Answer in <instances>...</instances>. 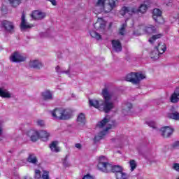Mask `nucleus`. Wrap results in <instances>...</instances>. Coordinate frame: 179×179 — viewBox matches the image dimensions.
<instances>
[{
    "label": "nucleus",
    "instance_id": "nucleus-1",
    "mask_svg": "<svg viewBox=\"0 0 179 179\" xmlns=\"http://www.w3.org/2000/svg\"><path fill=\"white\" fill-rule=\"evenodd\" d=\"M115 7V1L114 0H98L95 3L93 12L95 15H99L104 10L105 13H109Z\"/></svg>",
    "mask_w": 179,
    "mask_h": 179
},
{
    "label": "nucleus",
    "instance_id": "nucleus-2",
    "mask_svg": "<svg viewBox=\"0 0 179 179\" xmlns=\"http://www.w3.org/2000/svg\"><path fill=\"white\" fill-rule=\"evenodd\" d=\"M106 157L104 156H101L99 157V161L97 165L99 170L103 171V173H120L122 170V167L118 165L113 166L108 162H104Z\"/></svg>",
    "mask_w": 179,
    "mask_h": 179
},
{
    "label": "nucleus",
    "instance_id": "nucleus-3",
    "mask_svg": "<svg viewBox=\"0 0 179 179\" xmlns=\"http://www.w3.org/2000/svg\"><path fill=\"white\" fill-rule=\"evenodd\" d=\"M101 94L104 99L103 110L104 113L107 114L109 111H111V110L114 108V103L110 101L113 96L111 95V94H110V92H108V89L107 88H104L102 90Z\"/></svg>",
    "mask_w": 179,
    "mask_h": 179
},
{
    "label": "nucleus",
    "instance_id": "nucleus-4",
    "mask_svg": "<svg viewBox=\"0 0 179 179\" xmlns=\"http://www.w3.org/2000/svg\"><path fill=\"white\" fill-rule=\"evenodd\" d=\"M148 5L141 4L138 8H129V7H122V15H124L127 13L129 15H135L138 13H146V10H148Z\"/></svg>",
    "mask_w": 179,
    "mask_h": 179
},
{
    "label": "nucleus",
    "instance_id": "nucleus-5",
    "mask_svg": "<svg viewBox=\"0 0 179 179\" xmlns=\"http://www.w3.org/2000/svg\"><path fill=\"white\" fill-rule=\"evenodd\" d=\"M166 50L167 46L163 43H159L158 45L155 48L154 50L151 52L150 57L152 59H159V55L164 54Z\"/></svg>",
    "mask_w": 179,
    "mask_h": 179
},
{
    "label": "nucleus",
    "instance_id": "nucleus-6",
    "mask_svg": "<svg viewBox=\"0 0 179 179\" xmlns=\"http://www.w3.org/2000/svg\"><path fill=\"white\" fill-rule=\"evenodd\" d=\"M146 78L145 75L139 73H130L126 76L125 80L127 82H131L134 85H138L141 80Z\"/></svg>",
    "mask_w": 179,
    "mask_h": 179
},
{
    "label": "nucleus",
    "instance_id": "nucleus-7",
    "mask_svg": "<svg viewBox=\"0 0 179 179\" xmlns=\"http://www.w3.org/2000/svg\"><path fill=\"white\" fill-rule=\"evenodd\" d=\"M27 136L31 142H37L40 139V131L36 129H30L27 132Z\"/></svg>",
    "mask_w": 179,
    "mask_h": 179
},
{
    "label": "nucleus",
    "instance_id": "nucleus-8",
    "mask_svg": "<svg viewBox=\"0 0 179 179\" xmlns=\"http://www.w3.org/2000/svg\"><path fill=\"white\" fill-rule=\"evenodd\" d=\"M1 26L8 33H10V34L15 32V25H13V22H12L3 20L1 22Z\"/></svg>",
    "mask_w": 179,
    "mask_h": 179
},
{
    "label": "nucleus",
    "instance_id": "nucleus-9",
    "mask_svg": "<svg viewBox=\"0 0 179 179\" xmlns=\"http://www.w3.org/2000/svg\"><path fill=\"white\" fill-rule=\"evenodd\" d=\"M12 62H24L26 57H23L19 52H14L10 57Z\"/></svg>",
    "mask_w": 179,
    "mask_h": 179
},
{
    "label": "nucleus",
    "instance_id": "nucleus-10",
    "mask_svg": "<svg viewBox=\"0 0 179 179\" xmlns=\"http://www.w3.org/2000/svg\"><path fill=\"white\" fill-rule=\"evenodd\" d=\"M152 18L156 23H163V17H162V10L159 8H155L152 11Z\"/></svg>",
    "mask_w": 179,
    "mask_h": 179
},
{
    "label": "nucleus",
    "instance_id": "nucleus-11",
    "mask_svg": "<svg viewBox=\"0 0 179 179\" xmlns=\"http://www.w3.org/2000/svg\"><path fill=\"white\" fill-rule=\"evenodd\" d=\"M143 30L145 34H156L157 33V27L153 24H148L143 28Z\"/></svg>",
    "mask_w": 179,
    "mask_h": 179
},
{
    "label": "nucleus",
    "instance_id": "nucleus-12",
    "mask_svg": "<svg viewBox=\"0 0 179 179\" xmlns=\"http://www.w3.org/2000/svg\"><path fill=\"white\" fill-rule=\"evenodd\" d=\"M161 132L163 138H170V136L173 135L174 129H171L170 127L166 126L161 129Z\"/></svg>",
    "mask_w": 179,
    "mask_h": 179
},
{
    "label": "nucleus",
    "instance_id": "nucleus-13",
    "mask_svg": "<svg viewBox=\"0 0 179 179\" xmlns=\"http://www.w3.org/2000/svg\"><path fill=\"white\" fill-rule=\"evenodd\" d=\"M45 16H46L45 13H43L39 10H34L31 14V17L34 20H41V19H44V17H45Z\"/></svg>",
    "mask_w": 179,
    "mask_h": 179
},
{
    "label": "nucleus",
    "instance_id": "nucleus-14",
    "mask_svg": "<svg viewBox=\"0 0 179 179\" xmlns=\"http://www.w3.org/2000/svg\"><path fill=\"white\" fill-rule=\"evenodd\" d=\"M102 18H98L97 21L95 24H94V27L96 30H99V31H103L104 29H106V24L103 21Z\"/></svg>",
    "mask_w": 179,
    "mask_h": 179
},
{
    "label": "nucleus",
    "instance_id": "nucleus-15",
    "mask_svg": "<svg viewBox=\"0 0 179 179\" xmlns=\"http://www.w3.org/2000/svg\"><path fill=\"white\" fill-rule=\"evenodd\" d=\"M112 47L116 52H121L122 51V45L120 40H112Z\"/></svg>",
    "mask_w": 179,
    "mask_h": 179
},
{
    "label": "nucleus",
    "instance_id": "nucleus-16",
    "mask_svg": "<svg viewBox=\"0 0 179 179\" xmlns=\"http://www.w3.org/2000/svg\"><path fill=\"white\" fill-rule=\"evenodd\" d=\"M111 128H113V124H108V127H106L104 131L99 133L100 136H95L94 138V141L95 142V143L96 142H99V141H101V139H103V136L106 135V132L109 131V129H111Z\"/></svg>",
    "mask_w": 179,
    "mask_h": 179
},
{
    "label": "nucleus",
    "instance_id": "nucleus-17",
    "mask_svg": "<svg viewBox=\"0 0 179 179\" xmlns=\"http://www.w3.org/2000/svg\"><path fill=\"white\" fill-rule=\"evenodd\" d=\"M73 111L69 108H62V120H71Z\"/></svg>",
    "mask_w": 179,
    "mask_h": 179
},
{
    "label": "nucleus",
    "instance_id": "nucleus-18",
    "mask_svg": "<svg viewBox=\"0 0 179 179\" xmlns=\"http://www.w3.org/2000/svg\"><path fill=\"white\" fill-rule=\"evenodd\" d=\"M73 111L69 108H62V120H71Z\"/></svg>",
    "mask_w": 179,
    "mask_h": 179
},
{
    "label": "nucleus",
    "instance_id": "nucleus-19",
    "mask_svg": "<svg viewBox=\"0 0 179 179\" xmlns=\"http://www.w3.org/2000/svg\"><path fill=\"white\" fill-rule=\"evenodd\" d=\"M52 115L54 118H57V120H62V118H64L62 116V108H55L53 111H52Z\"/></svg>",
    "mask_w": 179,
    "mask_h": 179
},
{
    "label": "nucleus",
    "instance_id": "nucleus-20",
    "mask_svg": "<svg viewBox=\"0 0 179 179\" xmlns=\"http://www.w3.org/2000/svg\"><path fill=\"white\" fill-rule=\"evenodd\" d=\"M21 19V29L26 30V29H31V27H33V25L26 23V15H24V13H22Z\"/></svg>",
    "mask_w": 179,
    "mask_h": 179
},
{
    "label": "nucleus",
    "instance_id": "nucleus-21",
    "mask_svg": "<svg viewBox=\"0 0 179 179\" xmlns=\"http://www.w3.org/2000/svg\"><path fill=\"white\" fill-rule=\"evenodd\" d=\"M30 68H34V69H41L43 68V64L38 60H33L29 62Z\"/></svg>",
    "mask_w": 179,
    "mask_h": 179
},
{
    "label": "nucleus",
    "instance_id": "nucleus-22",
    "mask_svg": "<svg viewBox=\"0 0 179 179\" xmlns=\"http://www.w3.org/2000/svg\"><path fill=\"white\" fill-rule=\"evenodd\" d=\"M41 96L43 100H52V93L50 90H45V92H42Z\"/></svg>",
    "mask_w": 179,
    "mask_h": 179
},
{
    "label": "nucleus",
    "instance_id": "nucleus-23",
    "mask_svg": "<svg viewBox=\"0 0 179 179\" xmlns=\"http://www.w3.org/2000/svg\"><path fill=\"white\" fill-rule=\"evenodd\" d=\"M40 133V139H42L43 142H47L48 138H50V133L47 132L45 130H41Z\"/></svg>",
    "mask_w": 179,
    "mask_h": 179
},
{
    "label": "nucleus",
    "instance_id": "nucleus-24",
    "mask_svg": "<svg viewBox=\"0 0 179 179\" xmlns=\"http://www.w3.org/2000/svg\"><path fill=\"white\" fill-rule=\"evenodd\" d=\"M77 122L80 125H85L86 124V116L84 113H80L77 117Z\"/></svg>",
    "mask_w": 179,
    "mask_h": 179
},
{
    "label": "nucleus",
    "instance_id": "nucleus-25",
    "mask_svg": "<svg viewBox=\"0 0 179 179\" xmlns=\"http://www.w3.org/2000/svg\"><path fill=\"white\" fill-rule=\"evenodd\" d=\"M89 101L90 106H91V107H94L95 108H100V107H101L100 101L101 103H103V101H97L96 99H90Z\"/></svg>",
    "mask_w": 179,
    "mask_h": 179
},
{
    "label": "nucleus",
    "instance_id": "nucleus-26",
    "mask_svg": "<svg viewBox=\"0 0 179 179\" xmlns=\"http://www.w3.org/2000/svg\"><path fill=\"white\" fill-rule=\"evenodd\" d=\"M58 145V141H52L49 148L51 149L52 152H56V153H58L59 152V147L57 146Z\"/></svg>",
    "mask_w": 179,
    "mask_h": 179
},
{
    "label": "nucleus",
    "instance_id": "nucleus-27",
    "mask_svg": "<svg viewBox=\"0 0 179 179\" xmlns=\"http://www.w3.org/2000/svg\"><path fill=\"white\" fill-rule=\"evenodd\" d=\"M0 97H3V99H10V93L6 90H3L2 88H0Z\"/></svg>",
    "mask_w": 179,
    "mask_h": 179
},
{
    "label": "nucleus",
    "instance_id": "nucleus-28",
    "mask_svg": "<svg viewBox=\"0 0 179 179\" xmlns=\"http://www.w3.org/2000/svg\"><path fill=\"white\" fill-rule=\"evenodd\" d=\"M178 97H179L178 94L177 92H174V93H173L170 97L171 103H173L175 104H176V103H178V101H179Z\"/></svg>",
    "mask_w": 179,
    "mask_h": 179
},
{
    "label": "nucleus",
    "instance_id": "nucleus-29",
    "mask_svg": "<svg viewBox=\"0 0 179 179\" xmlns=\"http://www.w3.org/2000/svg\"><path fill=\"white\" fill-rule=\"evenodd\" d=\"M27 162L32 164H36L37 163V157H36L34 154H30L27 159Z\"/></svg>",
    "mask_w": 179,
    "mask_h": 179
},
{
    "label": "nucleus",
    "instance_id": "nucleus-30",
    "mask_svg": "<svg viewBox=\"0 0 179 179\" xmlns=\"http://www.w3.org/2000/svg\"><path fill=\"white\" fill-rule=\"evenodd\" d=\"M168 118H170L171 120H175V121H179V113L175 111L173 113H169Z\"/></svg>",
    "mask_w": 179,
    "mask_h": 179
},
{
    "label": "nucleus",
    "instance_id": "nucleus-31",
    "mask_svg": "<svg viewBox=\"0 0 179 179\" xmlns=\"http://www.w3.org/2000/svg\"><path fill=\"white\" fill-rule=\"evenodd\" d=\"M163 34H158L156 35H153L151 38H149L148 41L150 44H153L156 40H159V38H162Z\"/></svg>",
    "mask_w": 179,
    "mask_h": 179
},
{
    "label": "nucleus",
    "instance_id": "nucleus-32",
    "mask_svg": "<svg viewBox=\"0 0 179 179\" xmlns=\"http://www.w3.org/2000/svg\"><path fill=\"white\" fill-rule=\"evenodd\" d=\"M109 121L110 120H108L107 117H104L103 120H102L96 124V127H98V128H103L106 124H107V122H109Z\"/></svg>",
    "mask_w": 179,
    "mask_h": 179
},
{
    "label": "nucleus",
    "instance_id": "nucleus-33",
    "mask_svg": "<svg viewBox=\"0 0 179 179\" xmlns=\"http://www.w3.org/2000/svg\"><path fill=\"white\" fill-rule=\"evenodd\" d=\"M131 108H132V103H126V108L122 110L123 114H125V115H128V113L131 110Z\"/></svg>",
    "mask_w": 179,
    "mask_h": 179
},
{
    "label": "nucleus",
    "instance_id": "nucleus-34",
    "mask_svg": "<svg viewBox=\"0 0 179 179\" xmlns=\"http://www.w3.org/2000/svg\"><path fill=\"white\" fill-rule=\"evenodd\" d=\"M91 37L93 38H96V40H101V35L99 33L96 32L95 31H91L90 32Z\"/></svg>",
    "mask_w": 179,
    "mask_h": 179
},
{
    "label": "nucleus",
    "instance_id": "nucleus-35",
    "mask_svg": "<svg viewBox=\"0 0 179 179\" xmlns=\"http://www.w3.org/2000/svg\"><path fill=\"white\" fill-rule=\"evenodd\" d=\"M10 5L13 7V8H17V6H19V5H20V0H8Z\"/></svg>",
    "mask_w": 179,
    "mask_h": 179
},
{
    "label": "nucleus",
    "instance_id": "nucleus-36",
    "mask_svg": "<svg viewBox=\"0 0 179 179\" xmlns=\"http://www.w3.org/2000/svg\"><path fill=\"white\" fill-rule=\"evenodd\" d=\"M115 177L117 179H125L127 178V174L122 172V170L120 172L115 173Z\"/></svg>",
    "mask_w": 179,
    "mask_h": 179
},
{
    "label": "nucleus",
    "instance_id": "nucleus-37",
    "mask_svg": "<svg viewBox=\"0 0 179 179\" xmlns=\"http://www.w3.org/2000/svg\"><path fill=\"white\" fill-rule=\"evenodd\" d=\"M125 29H127V22L122 24L119 29V34H120V36H124V34H125Z\"/></svg>",
    "mask_w": 179,
    "mask_h": 179
},
{
    "label": "nucleus",
    "instance_id": "nucleus-38",
    "mask_svg": "<svg viewBox=\"0 0 179 179\" xmlns=\"http://www.w3.org/2000/svg\"><path fill=\"white\" fill-rule=\"evenodd\" d=\"M130 167H131V171H134L135 169H136V162L135 160L131 159L129 162Z\"/></svg>",
    "mask_w": 179,
    "mask_h": 179
},
{
    "label": "nucleus",
    "instance_id": "nucleus-39",
    "mask_svg": "<svg viewBox=\"0 0 179 179\" xmlns=\"http://www.w3.org/2000/svg\"><path fill=\"white\" fill-rule=\"evenodd\" d=\"M34 178L36 179H40L41 178V171L38 169H36L35 171V176Z\"/></svg>",
    "mask_w": 179,
    "mask_h": 179
},
{
    "label": "nucleus",
    "instance_id": "nucleus-40",
    "mask_svg": "<svg viewBox=\"0 0 179 179\" xmlns=\"http://www.w3.org/2000/svg\"><path fill=\"white\" fill-rule=\"evenodd\" d=\"M42 178L43 179H50V172L47 171H44L42 175Z\"/></svg>",
    "mask_w": 179,
    "mask_h": 179
},
{
    "label": "nucleus",
    "instance_id": "nucleus-41",
    "mask_svg": "<svg viewBox=\"0 0 179 179\" xmlns=\"http://www.w3.org/2000/svg\"><path fill=\"white\" fill-rule=\"evenodd\" d=\"M147 124L151 128H153V129L156 128V123L153 121L148 122Z\"/></svg>",
    "mask_w": 179,
    "mask_h": 179
},
{
    "label": "nucleus",
    "instance_id": "nucleus-42",
    "mask_svg": "<svg viewBox=\"0 0 179 179\" xmlns=\"http://www.w3.org/2000/svg\"><path fill=\"white\" fill-rule=\"evenodd\" d=\"M173 169L176 171L179 172V164L178 163H174L173 165Z\"/></svg>",
    "mask_w": 179,
    "mask_h": 179
},
{
    "label": "nucleus",
    "instance_id": "nucleus-43",
    "mask_svg": "<svg viewBox=\"0 0 179 179\" xmlns=\"http://www.w3.org/2000/svg\"><path fill=\"white\" fill-rule=\"evenodd\" d=\"M172 148H179V141H175L172 145Z\"/></svg>",
    "mask_w": 179,
    "mask_h": 179
},
{
    "label": "nucleus",
    "instance_id": "nucleus-44",
    "mask_svg": "<svg viewBox=\"0 0 179 179\" xmlns=\"http://www.w3.org/2000/svg\"><path fill=\"white\" fill-rule=\"evenodd\" d=\"M37 125H38L39 127H44V121L38 120L37 121Z\"/></svg>",
    "mask_w": 179,
    "mask_h": 179
},
{
    "label": "nucleus",
    "instance_id": "nucleus-45",
    "mask_svg": "<svg viewBox=\"0 0 179 179\" xmlns=\"http://www.w3.org/2000/svg\"><path fill=\"white\" fill-rule=\"evenodd\" d=\"M49 1V2H51L52 5H53V6H57V1L55 0H48Z\"/></svg>",
    "mask_w": 179,
    "mask_h": 179
},
{
    "label": "nucleus",
    "instance_id": "nucleus-46",
    "mask_svg": "<svg viewBox=\"0 0 179 179\" xmlns=\"http://www.w3.org/2000/svg\"><path fill=\"white\" fill-rule=\"evenodd\" d=\"M75 147L77 148V149H79L80 150V149H82V144L80 143H76L75 145Z\"/></svg>",
    "mask_w": 179,
    "mask_h": 179
},
{
    "label": "nucleus",
    "instance_id": "nucleus-47",
    "mask_svg": "<svg viewBox=\"0 0 179 179\" xmlns=\"http://www.w3.org/2000/svg\"><path fill=\"white\" fill-rule=\"evenodd\" d=\"M62 73H66L68 75L69 73V70L62 71Z\"/></svg>",
    "mask_w": 179,
    "mask_h": 179
},
{
    "label": "nucleus",
    "instance_id": "nucleus-48",
    "mask_svg": "<svg viewBox=\"0 0 179 179\" xmlns=\"http://www.w3.org/2000/svg\"><path fill=\"white\" fill-rule=\"evenodd\" d=\"M63 164L65 167H68V164H66V160H64V162H63Z\"/></svg>",
    "mask_w": 179,
    "mask_h": 179
},
{
    "label": "nucleus",
    "instance_id": "nucleus-49",
    "mask_svg": "<svg viewBox=\"0 0 179 179\" xmlns=\"http://www.w3.org/2000/svg\"><path fill=\"white\" fill-rule=\"evenodd\" d=\"M56 72H59V66H56Z\"/></svg>",
    "mask_w": 179,
    "mask_h": 179
},
{
    "label": "nucleus",
    "instance_id": "nucleus-50",
    "mask_svg": "<svg viewBox=\"0 0 179 179\" xmlns=\"http://www.w3.org/2000/svg\"><path fill=\"white\" fill-rule=\"evenodd\" d=\"M24 179H33V178H31L30 176H25Z\"/></svg>",
    "mask_w": 179,
    "mask_h": 179
},
{
    "label": "nucleus",
    "instance_id": "nucleus-51",
    "mask_svg": "<svg viewBox=\"0 0 179 179\" xmlns=\"http://www.w3.org/2000/svg\"><path fill=\"white\" fill-rule=\"evenodd\" d=\"M2 50V47L0 45V51Z\"/></svg>",
    "mask_w": 179,
    "mask_h": 179
},
{
    "label": "nucleus",
    "instance_id": "nucleus-52",
    "mask_svg": "<svg viewBox=\"0 0 179 179\" xmlns=\"http://www.w3.org/2000/svg\"><path fill=\"white\" fill-rule=\"evenodd\" d=\"M153 55H156V53H154Z\"/></svg>",
    "mask_w": 179,
    "mask_h": 179
},
{
    "label": "nucleus",
    "instance_id": "nucleus-53",
    "mask_svg": "<svg viewBox=\"0 0 179 179\" xmlns=\"http://www.w3.org/2000/svg\"><path fill=\"white\" fill-rule=\"evenodd\" d=\"M57 179H58V178H57Z\"/></svg>",
    "mask_w": 179,
    "mask_h": 179
}]
</instances>
